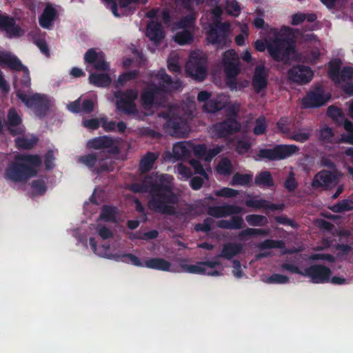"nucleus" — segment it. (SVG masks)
Masks as SVG:
<instances>
[{
  "mask_svg": "<svg viewBox=\"0 0 353 353\" xmlns=\"http://www.w3.org/2000/svg\"><path fill=\"white\" fill-rule=\"evenodd\" d=\"M222 66L225 75L226 85L231 90L237 88L236 77L241 72L239 58L234 50L225 51L222 55Z\"/></svg>",
  "mask_w": 353,
  "mask_h": 353,
  "instance_id": "423d86ee",
  "label": "nucleus"
},
{
  "mask_svg": "<svg viewBox=\"0 0 353 353\" xmlns=\"http://www.w3.org/2000/svg\"><path fill=\"white\" fill-rule=\"evenodd\" d=\"M245 204L247 207L252 208L254 209H265L270 210L272 211L274 210H283L285 208V205L283 203H272L269 202L268 201L261 199H247L245 202Z\"/></svg>",
  "mask_w": 353,
  "mask_h": 353,
  "instance_id": "b1692460",
  "label": "nucleus"
},
{
  "mask_svg": "<svg viewBox=\"0 0 353 353\" xmlns=\"http://www.w3.org/2000/svg\"><path fill=\"white\" fill-rule=\"evenodd\" d=\"M254 183L256 186L265 188H270L274 186L272 176L268 170L259 172L255 176Z\"/></svg>",
  "mask_w": 353,
  "mask_h": 353,
  "instance_id": "473e14b6",
  "label": "nucleus"
},
{
  "mask_svg": "<svg viewBox=\"0 0 353 353\" xmlns=\"http://www.w3.org/2000/svg\"><path fill=\"white\" fill-rule=\"evenodd\" d=\"M89 81L91 84L100 88H107L112 83L111 77L107 73H92Z\"/></svg>",
  "mask_w": 353,
  "mask_h": 353,
  "instance_id": "72a5a7b5",
  "label": "nucleus"
},
{
  "mask_svg": "<svg viewBox=\"0 0 353 353\" xmlns=\"http://www.w3.org/2000/svg\"><path fill=\"white\" fill-rule=\"evenodd\" d=\"M155 83H151L141 92L140 102L142 108L149 110L154 106L160 105L165 102V96L161 92Z\"/></svg>",
  "mask_w": 353,
  "mask_h": 353,
  "instance_id": "4468645a",
  "label": "nucleus"
},
{
  "mask_svg": "<svg viewBox=\"0 0 353 353\" xmlns=\"http://www.w3.org/2000/svg\"><path fill=\"white\" fill-rule=\"evenodd\" d=\"M156 76L159 79V85L157 86L161 89V92L165 96L166 93L177 88L176 83L173 81L172 77L166 73L165 69L159 70Z\"/></svg>",
  "mask_w": 353,
  "mask_h": 353,
  "instance_id": "393cba45",
  "label": "nucleus"
},
{
  "mask_svg": "<svg viewBox=\"0 0 353 353\" xmlns=\"http://www.w3.org/2000/svg\"><path fill=\"white\" fill-rule=\"evenodd\" d=\"M339 183V177L337 173L322 170L314 176L311 185L314 189L323 188L327 191L336 188Z\"/></svg>",
  "mask_w": 353,
  "mask_h": 353,
  "instance_id": "dca6fc26",
  "label": "nucleus"
},
{
  "mask_svg": "<svg viewBox=\"0 0 353 353\" xmlns=\"http://www.w3.org/2000/svg\"><path fill=\"white\" fill-rule=\"evenodd\" d=\"M303 276L310 278L314 283H325L330 280L331 270L323 265H312L303 270Z\"/></svg>",
  "mask_w": 353,
  "mask_h": 353,
  "instance_id": "f3484780",
  "label": "nucleus"
},
{
  "mask_svg": "<svg viewBox=\"0 0 353 353\" xmlns=\"http://www.w3.org/2000/svg\"><path fill=\"white\" fill-rule=\"evenodd\" d=\"M117 261H122L127 263H132V265L137 267H142L143 263L140 259L136 255L131 253H125L122 254H117L114 256Z\"/></svg>",
  "mask_w": 353,
  "mask_h": 353,
  "instance_id": "a19ab883",
  "label": "nucleus"
},
{
  "mask_svg": "<svg viewBox=\"0 0 353 353\" xmlns=\"http://www.w3.org/2000/svg\"><path fill=\"white\" fill-rule=\"evenodd\" d=\"M295 41L290 36L275 30L274 37L269 39L268 54L275 61L288 60L295 51Z\"/></svg>",
  "mask_w": 353,
  "mask_h": 353,
  "instance_id": "39448f33",
  "label": "nucleus"
},
{
  "mask_svg": "<svg viewBox=\"0 0 353 353\" xmlns=\"http://www.w3.org/2000/svg\"><path fill=\"white\" fill-rule=\"evenodd\" d=\"M0 63L6 65L11 70L23 72L22 77L14 83V88L17 98L21 101V96H30L31 79L28 68L23 65L21 60L15 55L9 53L0 54Z\"/></svg>",
  "mask_w": 353,
  "mask_h": 353,
  "instance_id": "20e7f679",
  "label": "nucleus"
},
{
  "mask_svg": "<svg viewBox=\"0 0 353 353\" xmlns=\"http://www.w3.org/2000/svg\"><path fill=\"white\" fill-rule=\"evenodd\" d=\"M330 209L334 213H342L353 210V201L351 199H343L331 206Z\"/></svg>",
  "mask_w": 353,
  "mask_h": 353,
  "instance_id": "4c0bfd02",
  "label": "nucleus"
},
{
  "mask_svg": "<svg viewBox=\"0 0 353 353\" xmlns=\"http://www.w3.org/2000/svg\"><path fill=\"white\" fill-rule=\"evenodd\" d=\"M243 208L231 204L223 205L209 206L207 214L212 217L219 219L233 215L230 220H220L217 222V226L221 229L240 230L243 227V219L241 216H237L241 213Z\"/></svg>",
  "mask_w": 353,
  "mask_h": 353,
  "instance_id": "7ed1b4c3",
  "label": "nucleus"
},
{
  "mask_svg": "<svg viewBox=\"0 0 353 353\" xmlns=\"http://www.w3.org/2000/svg\"><path fill=\"white\" fill-rule=\"evenodd\" d=\"M128 189L133 193H148V206L150 210L171 216L176 214L172 205L178 203V197L173 192L168 174H161L157 181L152 175L145 176L140 183L129 184Z\"/></svg>",
  "mask_w": 353,
  "mask_h": 353,
  "instance_id": "f257e3e1",
  "label": "nucleus"
},
{
  "mask_svg": "<svg viewBox=\"0 0 353 353\" xmlns=\"http://www.w3.org/2000/svg\"><path fill=\"white\" fill-rule=\"evenodd\" d=\"M268 281L270 283L283 284L289 281V278L281 274H273L268 277Z\"/></svg>",
  "mask_w": 353,
  "mask_h": 353,
  "instance_id": "e2e57ef3",
  "label": "nucleus"
},
{
  "mask_svg": "<svg viewBox=\"0 0 353 353\" xmlns=\"http://www.w3.org/2000/svg\"><path fill=\"white\" fill-rule=\"evenodd\" d=\"M38 138L33 137H17L15 139V144L19 150H30L34 147L38 143Z\"/></svg>",
  "mask_w": 353,
  "mask_h": 353,
  "instance_id": "e433bc0d",
  "label": "nucleus"
},
{
  "mask_svg": "<svg viewBox=\"0 0 353 353\" xmlns=\"http://www.w3.org/2000/svg\"><path fill=\"white\" fill-rule=\"evenodd\" d=\"M57 16V10L50 5H48L39 19V25L43 28H49Z\"/></svg>",
  "mask_w": 353,
  "mask_h": 353,
  "instance_id": "c85d7f7f",
  "label": "nucleus"
},
{
  "mask_svg": "<svg viewBox=\"0 0 353 353\" xmlns=\"http://www.w3.org/2000/svg\"><path fill=\"white\" fill-rule=\"evenodd\" d=\"M41 163L39 154H17L6 169V177L15 183L26 182L37 175L36 168L40 167Z\"/></svg>",
  "mask_w": 353,
  "mask_h": 353,
  "instance_id": "f03ea898",
  "label": "nucleus"
},
{
  "mask_svg": "<svg viewBox=\"0 0 353 353\" xmlns=\"http://www.w3.org/2000/svg\"><path fill=\"white\" fill-rule=\"evenodd\" d=\"M342 61L340 59H332L328 63L327 74L329 78L336 83H340L339 74L341 70Z\"/></svg>",
  "mask_w": 353,
  "mask_h": 353,
  "instance_id": "7c9ffc66",
  "label": "nucleus"
},
{
  "mask_svg": "<svg viewBox=\"0 0 353 353\" xmlns=\"http://www.w3.org/2000/svg\"><path fill=\"white\" fill-rule=\"evenodd\" d=\"M55 159L54 152L52 150H49L46 153L44 157V165L46 170H51L54 168V161Z\"/></svg>",
  "mask_w": 353,
  "mask_h": 353,
  "instance_id": "bf43d9fd",
  "label": "nucleus"
},
{
  "mask_svg": "<svg viewBox=\"0 0 353 353\" xmlns=\"http://www.w3.org/2000/svg\"><path fill=\"white\" fill-rule=\"evenodd\" d=\"M32 188L39 195L43 194L46 191V185L43 179H36L31 183Z\"/></svg>",
  "mask_w": 353,
  "mask_h": 353,
  "instance_id": "13d9d810",
  "label": "nucleus"
},
{
  "mask_svg": "<svg viewBox=\"0 0 353 353\" xmlns=\"http://www.w3.org/2000/svg\"><path fill=\"white\" fill-rule=\"evenodd\" d=\"M267 128L268 125L265 118L263 116L260 117L256 120L253 133L256 136L264 134L267 131Z\"/></svg>",
  "mask_w": 353,
  "mask_h": 353,
  "instance_id": "de8ad7c7",
  "label": "nucleus"
},
{
  "mask_svg": "<svg viewBox=\"0 0 353 353\" xmlns=\"http://www.w3.org/2000/svg\"><path fill=\"white\" fill-rule=\"evenodd\" d=\"M269 234V230L259 228H248L243 230H241L239 233V238L240 239H244L247 236H267Z\"/></svg>",
  "mask_w": 353,
  "mask_h": 353,
  "instance_id": "a18cd8bd",
  "label": "nucleus"
},
{
  "mask_svg": "<svg viewBox=\"0 0 353 353\" xmlns=\"http://www.w3.org/2000/svg\"><path fill=\"white\" fill-rule=\"evenodd\" d=\"M245 220L252 226H263L268 222L266 216L260 214L247 215Z\"/></svg>",
  "mask_w": 353,
  "mask_h": 353,
  "instance_id": "49530a36",
  "label": "nucleus"
},
{
  "mask_svg": "<svg viewBox=\"0 0 353 353\" xmlns=\"http://www.w3.org/2000/svg\"><path fill=\"white\" fill-rule=\"evenodd\" d=\"M138 95L137 90L133 88L115 91L114 97L116 99L115 105L117 111L128 116L137 114L138 109L135 101Z\"/></svg>",
  "mask_w": 353,
  "mask_h": 353,
  "instance_id": "9d476101",
  "label": "nucleus"
},
{
  "mask_svg": "<svg viewBox=\"0 0 353 353\" xmlns=\"http://www.w3.org/2000/svg\"><path fill=\"white\" fill-rule=\"evenodd\" d=\"M216 171L221 175L230 176L233 172L230 160L227 157L221 159L216 166Z\"/></svg>",
  "mask_w": 353,
  "mask_h": 353,
  "instance_id": "58836bf2",
  "label": "nucleus"
},
{
  "mask_svg": "<svg viewBox=\"0 0 353 353\" xmlns=\"http://www.w3.org/2000/svg\"><path fill=\"white\" fill-rule=\"evenodd\" d=\"M193 34L189 30L177 32L174 35V41L181 46L190 44L193 41Z\"/></svg>",
  "mask_w": 353,
  "mask_h": 353,
  "instance_id": "79ce46f5",
  "label": "nucleus"
},
{
  "mask_svg": "<svg viewBox=\"0 0 353 353\" xmlns=\"http://www.w3.org/2000/svg\"><path fill=\"white\" fill-rule=\"evenodd\" d=\"M214 220L210 217H207L203 219L202 223H199L194 225V229L196 232H203L208 233L212 230V225L214 223Z\"/></svg>",
  "mask_w": 353,
  "mask_h": 353,
  "instance_id": "8fccbe9b",
  "label": "nucleus"
},
{
  "mask_svg": "<svg viewBox=\"0 0 353 353\" xmlns=\"http://www.w3.org/2000/svg\"><path fill=\"white\" fill-rule=\"evenodd\" d=\"M172 150L174 156L177 159L186 157L190 153L189 150L183 142H179L174 144Z\"/></svg>",
  "mask_w": 353,
  "mask_h": 353,
  "instance_id": "09e8293b",
  "label": "nucleus"
},
{
  "mask_svg": "<svg viewBox=\"0 0 353 353\" xmlns=\"http://www.w3.org/2000/svg\"><path fill=\"white\" fill-rule=\"evenodd\" d=\"M334 132L331 128L324 127L320 130L319 139L326 143H332Z\"/></svg>",
  "mask_w": 353,
  "mask_h": 353,
  "instance_id": "6e6d98bb",
  "label": "nucleus"
},
{
  "mask_svg": "<svg viewBox=\"0 0 353 353\" xmlns=\"http://www.w3.org/2000/svg\"><path fill=\"white\" fill-rule=\"evenodd\" d=\"M269 69L263 64L257 65L252 79V87L256 94L265 90L268 84Z\"/></svg>",
  "mask_w": 353,
  "mask_h": 353,
  "instance_id": "aec40b11",
  "label": "nucleus"
},
{
  "mask_svg": "<svg viewBox=\"0 0 353 353\" xmlns=\"http://www.w3.org/2000/svg\"><path fill=\"white\" fill-rule=\"evenodd\" d=\"M139 74L140 72L138 70H132L121 73L115 81L114 87L116 88L123 87L126 83L137 79L139 77Z\"/></svg>",
  "mask_w": 353,
  "mask_h": 353,
  "instance_id": "f704fd0d",
  "label": "nucleus"
},
{
  "mask_svg": "<svg viewBox=\"0 0 353 353\" xmlns=\"http://www.w3.org/2000/svg\"><path fill=\"white\" fill-rule=\"evenodd\" d=\"M34 44L39 48L40 51L46 57L50 56V50L46 41L43 38H37L34 40Z\"/></svg>",
  "mask_w": 353,
  "mask_h": 353,
  "instance_id": "69168bd1",
  "label": "nucleus"
},
{
  "mask_svg": "<svg viewBox=\"0 0 353 353\" xmlns=\"http://www.w3.org/2000/svg\"><path fill=\"white\" fill-rule=\"evenodd\" d=\"M225 108L224 103L218 99H211L203 105V110L206 112L215 113Z\"/></svg>",
  "mask_w": 353,
  "mask_h": 353,
  "instance_id": "ea45409f",
  "label": "nucleus"
},
{
  "mask_svg": "<svg viewBox=\"0 0 353 353\" xmlns=\"http://www.w3.org/2000/svg\"><path fill=\"white\" fill-rule=\"evenodd\" d=\"M21 123V119L14 108H10L8 113V129L9 132L13 135L21 134L23 130L19 125Z\"/></svg>",
  "mask_w": 353,
  "mask_h": 353,
  "instance_id": "a878e982",
  "label": "nucleus"
},
{
  "mask_svg": "<svg viewBox=\"0 0 353 353\" xmlns=\"http://www.w3.org/2000/svg\"><path fill=\"white\" fill-rule=\"evenodd\" d=\"M228 12L233 16H238L241 11L239 3L236 0H228L226 3Z\"/></svg>",
  "mask_w": 353,
  "mask_h": 353,
  "instance_id": "4d7b16f0",
  "label": "nucleus"
},
{
  "mask_svg": "<svg viewBox=\"0 0 353 353\" xmlns=\"http://www.w3.org/2000/svg\"><path fill=\"white\" fill-rule=\"evenodd\" d=\"M194 19L190 16L182 17L176 23V26L178 29L187 30L194 26Z\"/></svg>",
  "mask_w": 353,
  "mask_h": 353,
  "instance_id": "5fc2aeb1",
  "label": "nucleus"
},
{
  "mask_svg": "<svg viewBox=\"0 0 353 353\" xmlns=\"http://www.w3.org/2000/svg\"><path fill=\"white\" fill-rule=\"evenodd\" d=\"M21 101L28 108H33L35 114L43 117L48 112L50 104L46 95L34 93L30 96H21Z\"/></svg>",
  "mask_w": 353,
  "mask_h": 353,
  "instance_id": "2eb2a0df",
  "label": "nucleus"
},
{
  "mask_svg": "<svg viewBox=\"0 0 353 353\" xmlns=\"http://www.w3.org/2000/svg\"><path fill=\"white\" fill-rule=\"evenodd\" d=\"M241 128L240 123L234 117H230L223 121L217 122L210 128V134L214 139L227 138L238 132Z\"/></svg>",
  "mask_w": 353,
  "mask_h": 353,
  "instance_id": "ddd939ff",
  "label": "nucleus"
},
{
  "mask_svg": "<svg viewBox=\"0 0 353 353\" xmlns=\"http://www.w3.org/2000/svg\"><path fill=\"white\" fill-rule=\"evenodd\" d=\"M214 195L224 198H233L239 194V191L230 188H223L214 192Z\"/></svg>",
  "mask_w": 353,
  "mask_h": 353,
  "instance_id": "864d4df0",
  "label": "nucleus"
},
{
  "mask_svg": "<svg viewBox=\"0 0 353 353\" xmlns=\"http://www.w3.org/2000/svg\"><path fill=\"white\" fill-rule=\"evenodd\" d=\"M243 246L237 243H228L223 245L221 253L215 256L216 258H224L231 260L234 256H236L242 252Z\"/></svg>",
  "mask_w": 353,
  "mask_h": 353,
  "instance_id": "cd10ccee",
  "label": "nucleus"
},
{
  "mask_svg": "<svg viewBox=\"0 0 353 353\" xmlns=\"http://www.w3.org/2000/svg\"><path fill=\"white\" fill-rule=\"evenodd\" d=\"M145 266L150 269L168 272L170 270L171 263L162 258H150L145 261Z\"/></svg>",
  "mask_w": 353,
  "mask_h": 353,
  "instance_id": "c756f323",
  "label": "nucleus"
},
{
  "mask_svg": "<svg viewBox=\"0 0 353 353\" xmlns=\"http://www.w3.org/2000/svg\"><path fill=\"white\" fill-rule=\"evenodd\" d=\"M253 176L251 174L235 173L231 180L230 184L233 186H250L252 181Z\"/></svg>",
  "mask_w": 353,
  "mask_h": 353,
  "instance_id": "c9c22d12",
  "label": "nucleus"
},
{
  "mask_svg": "<svg viewBox=\"0 0 353 353\" xmlns=\"http://www.w3.org/2000/svg\"><path fill=\"white\" fill-rule=\"evenodd\" d=\"M193 152L197 158L204 159L207 153V146L204 143L196 145L193 148Z\"/></svg>",
  "mask_w": 353,
  "mask_h": 353,
  "instance_id": "774afa93",
  "label": "nucleus"
},
{
  "mask_svg": "<svg viewBox=\"0 0 353 353\" xmlns=\"http://www.w3.org/2000/svg\"><path fill=\"white\" fill-rule=\"evenodd\" d=\"M159 115L166 120L164 128L171 136L183 137L187 134V121L182 116L176 114V110L170 107L165 111L161 112Z\"/></svg>",
  "mask_w": 353,
  "mask_h": 353,
  "instance_id": "6e6552de",
  "label": "nucleus"
},
{
  "mask_svg": "<svg viewBox=\"0 0 353 353\" xmlns=\"http://www.w3.org/2000/svg\"><path fill=\"white\" fill-rule=\"evenodd\" d=\"M290 123L287 117H281L276 123L279 130L283 133L288 134L290 132Z\"/></svg>",
  "mask_w": 353,
  "mask_h": 353,
  "instance_id": "338daca9",
  "label": "nucleus"
},
{
  "mask_svg": "<svg viewBox=\"0 0 353 353\" xmlns=\"http://www.w3.org/2000/svg\"><path fill=\"white\" fill-rule=\"evenodd\" d=\"M311 136L310 132H294L291 137L290 139L293 141L299 142V143H305L307 140H309L310 137Z\"/></svg>",
  "mask_w": 353,
  "mask_h": 353,
  "instance_id": "052dcab7",
  "label": "nucleus"
},
{
  "mask_svg": "<svg viewBox=\"0 0 353 353\" xmlns=\"http://www.w3.org/2000/svg\"><path fill=\"white\" fill-rule=\"evenodd\" d=\"M230 28V24L227 23H215L207 32V40L217 48L228 47L231 43L229 36Z\"/></svg>",
  "mask_w": 353,
  "mask_h": 353,
  "instance_id": "f8f14e48",
  "label": "nucleus"
},
{
  "mask_svg": "<svg viewBox=\"0 0 353 353\" xmlns=\"http://www.w3.org/2000/svg\"><path fill=\"white\" fill-rule=\"evenodd\" d=\"M84 60L86 63L92 64L97 70L105 72L110 69L109 63L105 61L104 53L97 52L94 48H90L85 52Z\"/></svg>",
  "mask_w": 353,
  "mask_h": 353,
  "instance_id": "5701e85b",
  "label": "nucleus"
},
{
  "mask_svg": "<svg viewBox=\"0 0 353 353\" xmlns=\"http://www.w3.org/2000/svg\"><path fill=\"white\" fill-rule=\"evenodd\" d=\"M190 164L192 168L194 169V173L196 174H200L205 179L208 180L209 176L207 172L203 169L202 163L197 159H191L190 161Z\"/></svg>",
  "mask_w": 353,
  "mask_h": 353,
  "instance_id": "603ef678",
  "label": "nucleus"
},
{
  "mask_svg": "<svg viewBox=\"0 0 353 353\" xmlns=\"http://www.w3.org/2000/svg\"><path fill=\"white\" fill-rule=\"evenodd\" d=\"M329 99L330 96H325L323 89L319 86L308 92L303 99L302 103L305 108H319L323 105Z\"/></svg>",
  "mask_w": 353,
  "mask_h": 353,
  "instance_id": "412c9836",
  "label": "nucleus"
},
{
  "mask_svg": "<svg viewBox=\"0 0 353 353\" xmlns=\"http://www.w3.org/2000/svg\"><path fill=\"white\" fill-rule=\"evenodd\" d=\"M0 31L5 32L10 38L19 37L23 34V30L16 24L14 18L6 14H0Z\"/></svg>",
  "mask_w": 353,
  "mask_h": 353,
  "instance_id": "4be33fe9",
  "label": "nucleus"
},
{
  "mask_svg": "<svg viewBox=\"0 0 353 353\" xmlns=\"http://www.w3.org/2000/svg\"><path fill=\"white\" fill-rule=\"evenodd\" d=\"M77 161L97 174L104 172H112L114 168V162L101 152H93L79 156Z\"/></svg>",
  "mask_w": 353,
  "mask_h": 353,
  "instance_id": "0eeeda50",
  "label": "nucleus"
},
{
  "mask_svg": "<svg viewBox=\"0 0 353 353\" xmlns=\"http://www.w3.org/2000/svg\"><path fill=\"white\" fill-rule=\"evenodd\" d=\"M86 148L90 150H104L112 154H118L120 149L115 144L114 139L109 136L103 135L89 139L86 143Z\"/></svg>",
  "mask_w": 353,
  "mask_h": 353,
  "instance_id": "a211bd4d",
  "label": "nucleus"
},
{
  "mask_svg": "<svg viewBox=\"0 0 353 353\" xmlns=\"http://www.w3.org/2000/svg\"><path fill=\"white\" fill-rule=\"evenodd\" d=\"M298 186V183L296 181L293 174H291L285 181L284 187L289 192H294Z\"/></svg>",
  "mask_w": 353,
  "mask_h": 353,
  "instance_id": "0e129e2a",
  "label": "nucleus"
},
{
  "mask_svg": "<svg viewBox=\"0 0 353 353\" xmlns=\"http://www.w3.org/2000/svg\"><path fill=\"white\" fill-rule=\"evenodd\" d=\"M285 246L283 240L265 239L258 245L259 249L263 250L266 249L278 248L282 249Z\"/></svg>",
  "mask_w": 353,
  "mask_h": 353,
  "instance_id": "c03bdc74",
  "label": "nucleus"
},
{
  "mask_svg": "<svg viewBox=\"0 0 353 353\" xmlns=\"http://www.w3.org/2000/svg\"><path fill=\"white\" fill-rule=\"evenodd\" d=\"M116 214V207L105 205L101 209L100 219L107 222H113L115 221Z\"/></svg>",
  "mask_w": 353,
  "mask_h": 353,
  "instance_id": "37998d69",
  "label": "nucleus"
},
{
  "mask_svg": "<svg viewBox=\"0 0 353 353\" xmlns=\"http://www.w3.org/2000/svg\"><path fill=\"white\" fill-rule=\"evenodd\" d=\"M182 268L187 272L191 274H205L206 270L203 265V264H200V262H198L194 265H183Z\"/></svg>",
  "mask_w": 353,
  "mask_h": 353,
  "instance_id": "3c124183",
  "label": "nucleus"
},
{
  "mask_svg": "<svg viewBox=\"0 0 353 353\" xmlns=\"http://www.w3.org/2000/svg\"><path fill=\"white\" fill-rule=\"evenodd\" d=\"M146 35L154 43H159L165 37L161 24L156 21L149 23L147 26Z\"/></svg>",
  "mask_w": 353,
  "mask_h": 353,
  "instance_id": "bb28decb",
  "label": "nucleus"
},
{
  "mask_svg": "<svg viewBox=\"0 0 353 353\" xmlns=\"http://www.w3.org/2000/svg\"><path fill=\"white\" fill-rule=\"evenodd\" d=\"M299 151V148L296 145L277 144L272 148L260 149L256 160L267 159L270 161L285 159Z\"/></svg>",
  "mask_w": 353,
  "mask_h": 353,
  "instance_id": "9b49d317",
  "label": "nucleus"
},
{
  "mask_svg": "<svg viewBox=\"0 0 353 353\" xmlns=\"http://www.w3.org/2000/svg\"><path fill=\"white\" fill-rule=\"evenodd\" d=\"M313 71L309 66L296 65L288 71V79L300 85L308 83L313 78Z\"/></svg>",
  "mask_w": 353,
  "mask_h": 353,
  "instance_id": "6ab92c4d",
  "label": "nucleus"
},
{
  "mask_svg": "<svg viewBox=\"0 0 353 353\" xmlns=\"http://www.w3.org/2000/svg\"><path fill=\"white\" fill-rule=\"evenodd\" d=\"M159 157V154L152 152H148L141 159L139 162V170L141 173H146L150 171Z\"/></svg>",
  "mask_w": 353,
  "mask_h": 353,
  "instance_id": "2f4dec72",
  "label": "nucleus"
},
{
  "mask_svg": "<svg viewBox=\"0 0 353 353\" xmlns=\"http://www.w3.org/2000/svg\"><path fill=\"white\" fill-rule=\"evenodd\" d=\"M340 82H345L351 79L353 77V68L351 66H344L339 74Z\"/></svg>",
  "mask_w": 353,
  "mask_h": 353,
  "instance_id": "680f3d73",
  "label": "nucleus"
},
{
  "mask_svg": "<svg viewBox=\"0 0 353 353\" xmlns=\"http://www.w3.org/2000/svg\"><path fill=\"white\" fill-rule=\"evenodd\" d=\"M208 57L201 52H192L185 64L187 74L194 80L201 82L208 74Z\"/></svg>",
  "mask_w": 353,
  "mask_h": 353,
  "instance_id": "1a4fd4ad",
  "label": "nucleus"
}]
</instances>
